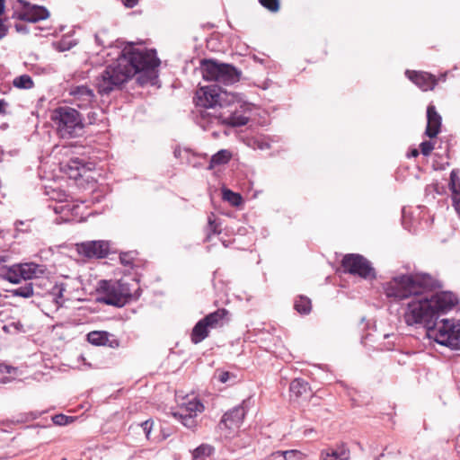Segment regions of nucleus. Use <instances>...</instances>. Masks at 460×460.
I'll return each mask as SVG.
<instances>
[{
    "mask_svg": "<svg viewBox=\"0 0 460 460\" xmlns=\"http://www.w3.org/2000/svg\"><path fill=\"white\" fill-rule=\"evenodd\" d=\"M111 334L103 331H93L87 334V341L96 346H105L110 341Z\"/></svg>",
    "mask_w": 460,
    "mask_h": 460,
    "instance_id": "b1692460",
    "label": "nucleus"
},
{
    "mask_svg": "<svg viewBox=\"0 0 460 460\" xmlns=\"http://www.w3.org/2000/svg\"><path fill=\"white\" fill-rule=\"evenodd\" d=\"M95 40L98 44H102V42H101V40H100V36L98 34L95 35Z\"/></svg>",
    "mask_w": 460,
    "mask_h": 460,
    "instance_id": "5fc2aeb1",
    "label": "nucleus"
},
{
    "mask_svg": "<svg viewBox=\"0 0 460 460\" xmlns=\"http://www.w3.org/2000/svg\"><path fill=\"white\" fill-rule=\"evenodd\" d=\"M13 86L19 89H31L33 87V81L29 75H22L13 79Z\"/></svg>",
    "mask_w": 460,
    "mask_h": 460,
    "instance_id": "2f4dec72",
    "label": "nucleus"
},
{
    "mask_svg": "<svg viewBox=\"0 0 460 460\" xmlns=\"http://www.w3.org/2000/svg\"><path fill=\"white\" fill-rule=\"evenodd\" d=\"M442 123V118L436 111V107L433 104H429L427 108V127L426 135L433 138L440 132Z\"/></svg>",
    "mask_w": 460,
    "mask_h": 460,
    "instance_id": "f3484780",
    "label": "nucleus"
},
{
    "mask_svg": "<svg viewBox=\"0 0 460 460\" xmlns=\"http://www.w3.org/2000/svg\"><path fill=\"white\" fill-rule=\"evenodd\" d=\"M420 152L422 153V155L427 156L434 149V145L430 141H423L420 144Z\"/></svg>",
    "mask_w": 460,
    "mask_h": 460,
    "instance_id": "58836bf2",
    "label": "nucleus"
},
{
    "mask_svg": "<svg viewBox=\"0 0 460 460\" xmlns=\"http://www.w3.org/2000/svg\"><path fill=\"white\" fill-rule=\"evenodd\" d=\"M221 229L219 228L218 224L216 222V220H213L210 217H208V234L207 236V239L208 240L210 238L211 234H220Z\"/></svg>",
    "mask_w": 460,
    "mask_h": 460,
    "instance_id": "4c0bfd02",
    "label": "nucleus"
},
{
    "mask_svg": "<svg viewBox=\"0 0 460 460\" xmlns=\"http://www.w3.org/2000/svg\"><path fill=\"white\" fill-rule=\"evenodd\" d=\"M88 119H89V123L93 124V123H96L98 119H97V113L94 112V111H91L88 113Z\"/></svg>",
    "mask_w": 460,
    "mask_h": 460,
    "instance_id": "49530a36",
    "label": "nucleus"
},
{
    "mask_svg": "<svg viewBox=\"0 0 460 460\" xmlns=\"http://www.w3.org/2000/svg\"><path fill=\"white\" fill-rule=\"evenodd\" d=\"M407 77L420 87L422 91H429L434 89L437 84L436 77L427 72H417L407 70L405 72Z\"/></svg>",
    "mask_w": 460,
    "mask_h": 460,
    "instance_id": "dca6fc26",
    "label": "nucleus"
},
{
    "mask_svg": "<svg viewBox=\"0 0 460 460\" xmlns=\"http://www.w3.org/2000/svg\"><path fill=\"white\" fill-rule=\"evenodd\" d=\"M20 271L22 279H31L41 277L45 271L46 267L44 265L36 264L33 262L21 263L19 264Z\"/></svg>",
    "mask_w": 460,
    "mask_h": 460,
    "instance_id": "6ab92c4d",
    "label": "nucleus"
},
{
    "mask_svg": "<svg viewBox=\"0 0 460 460\" xmlns=\"http://www.w3.org/2000/svg\"><path fill=\"white\" fill-rule=\"evenodd\" d=\"M289 391L292 395H294L296 398H299L308 393V383L303 379L296 378L291 382Z\"/></svg>",
    "mask_w": 460,
    "mask_h": 460,
    "instance_id": "393cba45",
    "label": "nucleus"
},
{
    "mask_svg": "<svg viewBox=\"0 0 460 460\" xmlns=\"http://www.w3.org/2000/svg\"><path fill=\"white\" fill-rule=\"evenodd\" d=\"M291 455H298L291 451H277L269 456L265 460H290Z\"/></svg>",
    "mask_w": 460,
    "mask_h": 460,
    "instance_id": "f704fd0d",
    "label": "nucleus"
},
{
    "mask_svg": "<svg viewBox=\"0 0 460 460\" xmlns=\"http://www.w3.org/2000/svg\"><path fill=\"white\" fill-rule=\"evenodd\" d=\"M152 426H153V422L150 420H146L145 422L142 423V427H143V429L146 433V437L147 439L150 438V432L152 429Z\"/></svg>",
    "mask_w": 460,
    "mask_h": 460,
    "instance_id": "79ce46f5",
    "label": "nucleus"
},
{
    "mask_svg": "<svg viewBox=\"0 0 460 460\" xmlns=\"http://www.w3.org/2000/svg\"><path fill=\"white\" fill-rule=\"evenodd\" d=\"M345 272L363 279L374 278L375 271L370 262L359 254H347L341 261Z\"/></svg>",
    "mask_w": 460,
    "mask_h": 460,
    "instance_id": "9d476101",
    "label": "nucleus"
},
{
    "mask_svg": "<svg viewBox=\"0 0 460 460\" xmlns=\"http://www.w3.org/2000/svg\"><path fill=\"white\" fill-rule=\"evenodd\" d=\"M8 28L4 22L0 19V40L3 39L7 33Z\"/></svg>",
    "mask_w": 460,
    "mask_h": 460,
    "instance_id": "c03bdc74",
    "label": "nucleus"
},
{
    "mask_svg": "<svg viewBox=\"0 0 460 460\" xmlns=\"http://www.w3.org/2000/svg\"><path fill=\"white\" fill-rule=\"evenodd\" d=\"M138 0H122V3L127 6V7H134L135 5H137Z\"/></svg>",
    "mask_w": 460,
    "mask_h": 460,
    "instance_id": "de8ad7c7",
    "label": "nucleus"
},
{
    "mask_svg": "<svg viewBox=\"0 0 460 460\" xmlns=\"http://www.w3.org/2000/svg\"><path fill=\"white\" fill-rule=\"evenodd\" d=\"M295 309L300 313V314H309L311 311V300L306 297L300 296L296 301H295Z\"/></svg>",
    "mask_w": 460,
    "mask_h": 460,
    "instance_id": "c756f323",
    "label": "nucleus"
},
{
    "mask_svg": "<svg viewBox=\"0 0 460 460\" xmlns=\"http://www.w3.org/2000/svg\"><path fill=\"white\" fill-rule=\"evenodd\" d=\"M209 327L203 322V320H199L192 329L190 333L191 342L194 344H198L204 341L209 334Z\"/></svg>",
    "mask_w": 460,
    "mask_h": 460,
    "instance_id": "4be33fe9",
    "label": "nucleus"
},
{
    "mask_svg": "<svg viewBox=\"0 0 460 460\" xmlns=\"http://www.w3.org/2000/svg\"><path fill=\"white\" fill-rule=\"evenodd\" d=\"M449 187L452 192L453 207L460 217V178L456 170H453L450 173Z\"/></svg>",
    "mask_w": 460,
    "mask_h": 460,
    "instance_id": "412c9836",
    "label": "nucleus"
},
{
    "mask_svg": "<svg viewBox=\"0 0 460 460\" xmlns=\"http://www.w3.org/2000/svg\"><path fill=\"white\" fill-rule=\"evenodd\" d=\"M20 3L22 4V8L14 12L13 18L34 23L46 20L49 16V12L43 6L31 4L22 0H20Z\"/></svg>",
    "mask_w": 460,
    "mask_h": 460,
    "instance_id": "9b49d317",
    "label": "nucleus"
},
{
    "mask_svg": "<svg viewBox=\"0 0 460 460\" xmlns=\"http://www.w3.org/2000/svg\"><path fill=\"white\" fill-rule=\"evenodd\" d=\"M213 452V447L209 445L203 444L193 451V460H206Z\"/></svg>",
    "mask_w": 460,
    "mask_h": 460,
    "instance_id": "7c9ffc66",
    "label": "nucleus"
},
{
    "mask_svg": "<svg viewBox=\"0 0 460 460\" xmlns=\"http://www.w3.org/2000/svg\"><path fill=\"white\" fill-rule=\"evenodd\" d=\"M66 290V284L57 283L50 291L53 302L58 307L62 306L65 302L64 292Z\"/></svg>",
    "mask_w": 460,
    "mask_h": 460,
    "instance_id": "cd10ccee",
    "label": "nucleus"
},
{
    "mask_svg": "<svg viewBox=\"0 0 460 460\" xmlns=\"http://www.w3.org/2000/svg\"><path fill=\"white\" fill-rule=\"evenodd\" d=\"M321 460H350V451L345 444L328 447L321 451Z\"/></svg>",
    "mask_w": 460,
    "mask_h": 460,
    "instance_id": "a211bd4d",
    "label": "nucleus"
},
{
    "mask_svg": "<svg viewBox=\"0 0 460 460\" xmlns=\"http://www.w3.org/2000/svg\"><path fill=\"white\" fill-rule=\"evenodd\" d=\"M103 295L100 301L106 305L122 307L132 296L129 284L123 281L103 282Z\"/></svg>",
    "mask_w": 460,
    "mask_h": 460,
    "instance_id": "6e6552de",
    "label": "nucleus"
},
{
    "mask_svg": "<svg viewBox=\"0 0 460 460\" xmlns=\"http://www.w3.org/2000/svg\"><path fill=\"white\" fill-rule=\"evenodd\" d=\"M411 155L412 157H416L419 155V151L417 149H413L411 152Z\"/></svg>",
    "mask_w": 460,
    "mask_h": 460,
    "instance_id": "603ef678",
    "label": "nucleus"
},
{
    "mask_svg": "<svg viewBox=\"0 0 460 460\" xmlns=\"http://www.w3.org/2000/svg\"><path fill=\"white\" fill-rule=\"evenodd\" d=\"M119 260L123 265H130L132 264L133 258L129 253H121L119 256Z\"/></svg>",
    "mask_w": 460,
    "mask_h": 460,
    "instance_id": "37998d69",
    "label": "nucleus"
},
{
    "mask_svg": "<svg viewBox=\"0 0 460 460\" xmlns=\"http://www.w3.org/2000/svg\"><path fill=\"white\" fill-rule=\"evenodd\" d=\"M110 245L105 241H89L78 245L79 253L88 258H104L109 253Z\"/></svg>",
    "mask_w": 460,
    "mask_h": 460,
    "instance_id": "ddd939ff",
    "label": "nucleus"
},
{
    "mask_svg": "<svg viewBox=\"0 0 460 460\" xmlns=\"http://www.w3.org/2000/svg\"><path fill=\"white\" fill-rule=\"evenodd\" d=\"M223 111L211 114L210 111H203L198 118V124L208 130L214 125H230L240 127L247 124L252 111V104L240 101L235 94L234 104L225 107Z\"/></svg>",
    "mask_w": 460,
    "mask_h": 460,
    "instance_id": "7ed1b4c3",
    "label": "nucleus"
},
{
    "mask_svg": "<svg viewBox=\"0 0 460 460\" xmlns=\"http://www.w3.org/2000/svg\"><path fill=\"white\" fill-rule=\"evenodd\" d=\"M16 371V368L4 364H0V374L13 375Z\"/></svg>",
    "mask_w": 460,
    "mask_h": 460,
    "instance_id": "ea45409f",
    "label": "nucleus"
},
{
    "mask_svg": "<svg viewBox=\"0 0 460 460\" xmlns=\"http://www.w3.org/2000/svg\"><path fill=\"white\" fill-rule=\"evenodd\" d=\"M61 460H66V458H63V459H61Z\"/></svg>",
    "mask_w": 460,
    "mask_h": 460,
    "instance_id": "4d7b16f0",
    "label": "nucleus"
},
{
    "mask_svg": "<svg viewBox=\"0 0 460 460\" xmlns=\"http://www.w3.org/2000/svg\"><path fill=\"white\" fill-rule=\"evenodd\" d=\"M77 44V40L70 35L62 37L58 41L54 43L55 49L60 52L71 49Z\"/></svg>",
    "mask_w": 460,
    "mask_h": 460,
    "instance_id": "c85d7f7f",
    "label": "nucleus"
},
{
    "mask_svg": "<svg viewBox=\"0 0 460 460\" xmlns=\"http://www.w3.org/2000/svg\"><path fill=\"white\" fill-rule=\"evenodd\" d=\"M231 374L227 371H220L217 373V379L220 383L225 384L226 383L230 378Z\"/></svg>",
    "mask_w": 460,
    "mask_h": 460,
    "instance_id": "a19ab883",
    "label": "nucleus"
},
{
    "mask_svg": "<svg viewBox=\"0 0 460 460\" xmlns=\"http://www.w3.org/2000/svg\"><path fill=\"white\" fill-rule=\"evenodd\" d=\"M290 451L294 452V453H298V455H291V458H295L296 460H304L305 457V455L300 451H297V450H290Z\"/></svg>",
    "mask_w": 460,
    "mask_h": 460,
    "instance_id": "a18cd8bd",
    "label": "nucleus"
},
{
    "mask_svg": "<svg viewBox=\"0 0 460 460\" xmlns=\"http://www.w3.org/2000/svg\"><path fill=\"white\" fill-rule=\"evenodd\" d=\"M228 312L222 308L208 314L202 318L203 322L209 327V329H217L222 327L226 322V315Z\"/></svg>",
    "mask_w": 460,
    "mask_h": 460,
    "instance_id": "aec40b11",
    "label": "nucleus"
},
{
    "mask_svg": "<svg viewBox=\"0 0 460 460\" xmlns=\"http://www.w3.org/2000/svg\"><path fill=\"white\" fill-rule=\"evenodd\" d=\"M394 346V342L393 343L388 342V345L385 349L387 350H391V349H393Z\"/></svg>",
    "mask_w": 460,
    "mask_h": 460,
    "instance_id": "864d4df0",
    "label": "nucleus"
},
{
    "mask_svg": "<svg viewBox=\"0 0 460 460\" xmlns=\"http://www.w3.org/2000/svg\"><path fill=\"white\" fill-rule=\"evenodd\" d=\"M19 264H14L10 267H6L3 264L0 276L7 279L11 283L17 284L22 279V275L19 273Z\"/></svg>",
    "mask_w": 460,
    "mask_h": 460,
    "instance_id": "5701e85b",
    "label": "nucleus"
},
{
    "mask_svg": "<svg viewBox=\"0 0 460 460\" xmlns=\"http://www.w3.org/2000/svg\"><path fill=\"white\" fill-rule=\"evenodd\" d=\"M50 119L62 138L77 137L83 134L84 122L81 114L74 108L62 106L54 109Z\"/></svg>",
    "mask_w": 460,
    "mask_h": 460,
    "instance_id": "20e7f679",
    "label": "nucleus"
},
{
    "mask_svg": "<svg viewBox=\"0 0 460 460\" xmlns=\"http://www.w3.org/2000/svg\"><path fill=\"white\" fill-rule=\"evenodd\" d=\"M12 293L13 296L28 298L33 295V288L31 284H27L24 287L13 289Z\"/></svg>",
    "mask_w": 460,
    "mask_h": 460,
    "instance_id": "72a5a7b5",
    "label": "nucleus"
},
{
    "mask_svg": "<svg viewBox=\"0 0 460 460\" xmlns=\"http://www.w3.org/2000/svg\"><path fill=\"white\" fill-rule=\"evenodd\" d=\"M15 29L18 32H24L26 33L28 31L26 29V26L23 25V24H21V23H16L15 24Z\"/></svg>",
    "mask_w": 460,
    "mask_h": 460,
    "instance_id": "09e8293b",
    "label": "nucleus"
},
{
    "mask_svg": "<svg viewBox=\"0 0 460 460\" xmlns=\"http://www.w3.org/2000/svg\"><path fill=\"white\" fill-rule=\"evenodd\" d=\"M260 4L270 12H278L279 9V0H259Z\"/></svg>",
    "mask_w": 460,
    "mask_h": 460,
    "instance_id": "c9c22d12",
    "label": "nucleus"
},
{
    "mask_svg": "<svg viewBox=\"0 0 460 460\" xmlns=\"http://www.w3.org/2000/svg\"><path fill=\"white\" fill-rule=\"evenodd\" d=\"M200 70L205 80L224 84L237 83L241 77V71L234 66L213 59H203L200 62Z\"/></svg>",
    "mask_w": 460,
    "mask_h": 460,
    "instance_id": "0eeeda50",
    "label": "nucleus"
},
{
    "mask_svg": "<svg viewBox=\"0 0 460 460\" xmlns=\"http://www.w3.org/2000/svg\"><path fill=\"white\" fill-rule=\"evenodd\" d=\"M73 102L79 108L89 107L95 99L93 91L86 85L73 86L70 90Z\"/></svg>",
    "mask_w": 460,
    "mask_h": 460,
    "instance_id": "4468645a",
    "label": "nucleus"
},
{
    "mask_svg": "<svg viewBox=\"0 0 460 460\" xmlns=\"http://www.w3.org/2000/svg\"><path fill=\"white\" fill-rule=\"evenodd\" d=\"M159 65L155 49H138L128 45L121 50L116 61L95 79V87L100 94H108L136 75H138L137 80L140 84H155Z\"/></svg>",
    "mask_w": 460,
    "mask_h": 460,
    "instance_id": "f257e3e1",
    "label": "nucleus"
},
{
    "mask_svg": "<svg viewBox=\"0 0 460 460\" xmlns=\"http://www.w3.org/2000/svg\"><path fill=\"white\" fill-rule=\"evenodd\" d=\"M429 339L453 349H460V320L442 319L429 326Z\"/></svg>",
    "mask_w": 460,
    "mask_h": 460,
    "instance_id": "423d86ee",
    "label": "nucleus"
},
{
    "mask_svg": "<svg viewBox=\"0 0 460 460\" xmlns=\"http://www.w3.org/2000/svg\"><path fill=\"white\" fill-rule=\"evenodd\" d=\"M392 336H393V335L385 334V338L388 339V338H390V337H392Z\"/></svg>",
    "mask_w": 460,
    "mask_h": 460,
    "instance_id": "6e6d98bb",
    "label": "nucleus"
},
{
    "mask_svg": "<svg viewBox=\"0 0 460 460\" xmlns=\"http://www.w3.org/2000/svg\"><path fill=\"white\" fill-rule=\"evenodd\" d=\"M52 420L56 425L64 426L73 421V418L64 414H57L53 416Z\"/></svg>",
    "mask_w": 460,
    "mask_h": 460,
    "instance_id": "e433bc0d",
    "label": "nucleus"
},
{
    "mask_svg": "<svg viewBox=\"0 0 460 460\" xmlns=\"http://www.w3.org/2000/svg\"><path fill=\"white\" fill-rule=\"evenodd\" d=\"M245 404L246 402L243 401L241 405L236 406L229 411L226 412L221 420L220 424L225 425V427L229 429L239 428L245 416Z\"/></svg>",
    "mask_w": 460,
    "mask_h": 460,
    "instance_id": "2eb2a0df",
    "label": "nucleus"
},
{
    "mask_svg": "<svg viewBox=\"0 0 460 460\" xmlns=\"http://www.w3.org/2000/svg\"><path fill=\"white\" fill-rule=\"evenodd\" d=\"M4 1L0 0V15L4 13Z\"/></svg>",
    "mask_w": 460,
    "mask_h": 460,
    "instance_id": "3c124183",
    "label": "nucleus"
},
{
    "mask_svg": "<svg viewBox=\"0 0 460 460\" xmlns=\"http://www.w3.org/2000/svg\"><path fill=\"white\" fill-rule=\"evenodd\" d=\"M431 309L435 319L438 313H446L451 310L457 304V297L451 292H441L436 295L429 296Z\"/></svg>",
    "mask_w": 460,
    "mask_h": 460,
    "instance_id": "f8f14e48",
    "label": "nucleus"
},
{
    "mask_svg": "<svg viewBox=\"0 0 460 460\" xmlns=\"http://www.w3.org/2000/svg\"><path fill=\"white\" fill-rule=\"evenodd\" d=\"M194 100L197 106L203 108L196 118L198 121L203 111H208V109H212L214 111L210 113L215 114L218 113L217 108L222 110L234 104L235 93L224 91L217 85L201 86L196 91Z\"/></svg>",
    "mask_w": 460,
    "mask_h": 460,
    "instance_id": "39448f33",
    "label": "nucleus"
},
{
    "mask_svg": "<svg viewBox=\"0 0 460 460\" xmlns=\"http://www.w3.org/2000/svg\"><path fill=\"white\" fill-rule=\"evenodd\" d=\"M223 199L228 201L231 205L238 207L241 205L243 199L238 193H235L230 190H223Z\"/></svg>",
    "mask_w": 460,
    "mask_h": 460,
    "instance_id": "473e14b6",
    "label": "nucleus"
},
{
    "mask_svg": "<svg viewBox=\"0 0 460 460\" xmlns=\"http://www.w3.org/2000/svg\"><path fill=\"white\" fill-rule=\"evenodd\" d=\"M81 167H84L82 161L79 158H73L64 165L63 171L67 173L70 178L76 179L82 175L80 172Z\"/></svg>",
    "mask_w": 460,
    "mask_h": 460,
    "instance_id": "bb28decb",
    "label": "nucleus"
},
{
    "mask_svg": "<svg viewBox=\"0 0 460 460\" xmlns=\"http://www.w3.org/2000/svg\"><path fill=\"white\" fill-rule=\"evenodd\" d=\"M232 157V154L226 149H221L217 154L212 155L208 169L212 170L216 166L227 164Z\"/></svg>",
    "mask_w": 460,
    "mask_h": 460,
    "instance_id": "a878e982",
    "label": "nucleus"
},
{
    "mask_svg": "<svg viewBox=\"0 0 460 460\" xmlns=\"http://www.w3.org/2000/svg\"><path fill=\"white\" fill-rule=\"evenodd\" d=\"M7 108V102L0 99V114H4Z\"/></svg>",
    "mask_w": 460,
    "mask_h": 460,
    "instance_id": "8fccbe9b",
    "label": "nucleus"
},
{
    "mask_svg": "<svg viewBox=\"0 0 460 460\" xmlns=\"http://www.w3.org/2000/svg\"><path fill=\"white\" fill-rule=\"evenodd\" d=\"M434 287L433 279L428 274H405L394 277L384 285L388 297L411 300L403 310L402 319L408 326L423 325L428 331L433 326L435 317L427 291Z\"/></svg>",
    "mask_w": 460,
    "mask_h": 460,
    "instance_id": "f03ea898",
    "label": "nucleus"
},
{
    "mask_svg": "<svg viewBox=\"0 0 460 460\" xmlns=\"http://www.w3.org/2000/svg\"><path fill=\"white\" fill-rule=\"evenodd\" d=\"M178 410L172 412V416L181 420V422L187 428L191 429L196 426V416L204 410L203 404L196 397L185 398Z\"/></svg>",
    "mask_w": 460,
    "mask_h": 460,
    "instance_id": "1a4fd4ad",
    "label": "nucleus"
}]
</instances>
